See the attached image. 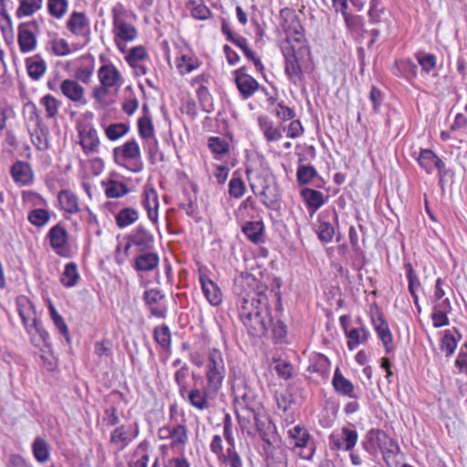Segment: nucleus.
I'll list each match as a JSON object with an SVG mask.
<instances>
[{
  "label": "nucleus",
  "mask_w": 467,
  "mask_h": 467,
  "mask_svg": "<svg viewBox=\"0 0 467 467\" xmlns=\"http://www.w3.org/2000/svg\"><path fill=\"white\" fill-rule=\"evenodd\" d=\"M260 130L267 142H275L282 139V130L275 125V123L266 117L258 119Z\"/></svg>",
  "instance_id": "35"
},
{
  "label": "nucleus",
  "mask_w": 467,
  "mask_h": 467,
  "mask_svg": "<svg viewBox=\"0 0 467 467\" xmlns=\"http://www.w3.org/2000/svg\"><path fill=\"white\" fill-rule=\"evenodd\" d=\"M300 194L308 209L312 210L313 213L317 212L326 202L325 195L317 190L304 188Z\"/></svg>",
  "instance_id": "36"
},
{
  "label": "nucleus",
  "mask_w": 467,
  "mask_h": 467,
  "mask_svg": "<svg viewBox=\"0 0 467 467\" xmlns=\"http://www.w3.org/2000/svg\"><path fill=\"white\" fill-rule=\"evenodd\" d=\"M191 15L194 19L206 20L211 16V10L202 2L192 1L190 3Z\"/></svg>",
  "instance_id": "63"
},
{
  "label": "nucleus",
  "mask_w": 467,
  "mask_h": 467,
  "mask_svg": "<svg viewBox=\"0 0 467 467\" xmlns=\"http://www.w3.org/2000/svg\"><path fill=\"white\" fill-rule=\"evenodd\" d=\"M348 338L347 346L349 350L356 349L359 345L365 344L370 337L368 329L361 324L359 327L351 328L345 335Z\"/></svg>",
  "instance_id": "33"
},
{
  "label": "nucleus",
  "mask_w": 467,
  "mask_h": 467,
  "mask_svg": "<svg viewBox=\"0 0 467 467\" xmlns=\"http://www.w3.org/2000/svg\"><path fill=\"white\" fill-rule=\"evenodd\" d=\"M139 217L138 210L134 208H124L117 213L115 219L119 228H125L136 223Z\"/></svg>",
  "instance_id": "44"
},
{
  "label": "nucleus",
  "mask_w": 467,
  "mask_h": 467,
  "mask_svg": "<svg viewBox=\"0 0 467 467\" xmlns=\"http://www.w3.org/2000/svg\"><path fill=\"white\" fill-rule=\"evenodd\" d=\"M200 283L202 293L207 301L213 306H218L222 302V292L219 286L206 275H200Z\"/></svg>",
  "instance_id": "29"
},
{
  "label": "nucleus",
  "mask_w": 467,
  "mask_h": 467,
  "mask_svg": "<svg viewBox=\"0 0 467 467\" xmlns=\"http://www.w3.org/2000/svg\"><path fill=\"white\" fill-rule=\"evenodd\" d=\"M57 201L61 209L67 213H77L79 211L78 197L69 190L60 191Z\"/></svg>",
  "instance_id": "37"
},
{
  "label": "nucleus",
  "mask_w": 467,
  "mask_h": 467,
  "mask_svg": "<svg viewBox=\"0 0 467 467\" xmlns=\"http://www.w3.org/2000/svg\"><path fill=\"white\" fill-rule=\"evenodd\" d=\"M130 130V126L126 123H113L105 130V134L109 140H117L125 136Z\"/></svg>",
  "instance_id": "59"
},
{
  "label": "nucleus",
  "mask_w": 467,
  "mask_h": 467,
  "mask_svg": "<svg viewBox=\"0 0 467 467\" xmlns=\"http://www.w3.org/2000/svg\"><path fill=\"white\" fill-rule=\"evenodd\" d=\"M265 226L262 221L247 222L242 228L247 239L254 244H260L264 240Z\"/></svg>",
  "instance_id": "38"
},
{
  "label": "nucleus",
  "mask_w": 467,
  "mask_h": 467,
  "mask_svg": "<svg viewBox=\"0 0 467 467\" xmlns=\"http://www.w3.org/2000/svg\"><path fill=\"white\" fill-rule=\"evenodd\" d=\"M103 184L105 186V194L108 198H119L129 192L127 185L119 181L110 180Z\"/></svg>",
  "instance_id": "47"
},
{
  "label": "nucleus",
  "mask_w": 467,
  "mask_h": 467,
  "mask_svg": "<svg viewBox=\"0 0 467 467\" xmlns=\"http://www.w3.org/2000/svg\"><path fill=\"white\" fill-rule=\"evenodd\" d=\"M32 451L35 459L39 463H45L50 459V445L41 437H37L34 441Z\"/></svg>",
  "instance_id": "43"
},
{
  "label": "nucleus",
  "mask_w": 467,
  "mask_h": 467,
  "mask_svg": "<svg viewBox=\"0 0 467 467\" xmlns=\"http://www.w3.org/2000/svg\"><path fill=\"white\" fill-rule=\"evenodd\" d=\"M415 57L423 73L429 74L435 69L437 65V57L435 55L420 51L418 52Z\"/></svg>",
  "instance_id": "52"
},
{
  "label": "nucleus",
  "mask_w": 467,
  "mask_h": 467,
  "mask_svg": "<svg viewBox=\"0 0 467 467\" xmlns=\"http://www.w3.org/2000/svg\"><path fill=\"white\" fill-rule=\"evenodd\" d=\"M74 71L75 80L83 84H89L95 70V58L92 56L82 57Z\"/></svg>",
  "instance_id": "26"
},
{
  "label": "nucleus",
  "mask_w": 467,
  "mask_h": 467,
  "mask_svg": "<svg viewBox=\"0 0 467 467\" xmlns=\"http://www.w3.org/2000/svg\"><path fill=\"white\" fill-rule=\"evenodd\" d=\"M142 205L147 211L149 220L157 224L159 220V197L157 191L150 184H146L143 188Z\"/></svg>",
  "instance_id": "15"
},
{
  "label": "nucleus",
  "mask_w": 467,
  "mask_h": 467,
  "mask_svg": "<svg viewBox=\"0 0 467 467\" xmlns=\"http://www.w3.org/2000/svg\"><path fill=\"white\" fill-rule=\"evenodd\" d=\"M265 455V462L267 467H287V455L285 449L277 443V446L274 450V459L268 462L267 455Z\"/></svg>",
  "instance_id": "60"
},
{
  "label": "nucleus",
  "mask_w": 467,
  "mask_h": 467,
  "mask_svg": "<svg viewBox=\"0 0 467 467\" xmlns=\"http://www.w3.org/2000/svg\"><path fill=\"white\" fill-rule=\"evenodd\" d=\"M26 66L28 76L35 81L39 80L47 71V63L39 55L27 57Z\"/></svg>",
  "instance_id": "34"
},
{
  "label": "nucleus",
  "mask_w": 467,
  "mask_h": 467,
  "mask_svg": "<svg viewBox=\"0 0 467 467\" xmlns=\"http://www.w3.org/2000/svg\"><path fill=\"white\" fill-rule=\"evenodd\" d=\"M31 140L38 150H46L48 149V130L46 125L40 127L28 128Z\"/></svg>",
  "instance_id": "39"
},
{
  "label": "nucleus",
  "mask_w": 467,
  "mask_h": 467,
  "mask_svg": "<svg viewBox=\"0 0 467 467\" xmlns=\"http://www.w3.org/2000/svg\"><path fill=\"white\" fill-rule=\"evenodd\" d=\"M377 441L385 462L388 464L390 462H395V458L400 451L398 443L381 431H379L377 433Z\"/></svg>",
  "instance_id": "22"
},
{
  "label": "nucleus",
  "mask_w": 467,
  "mask_h": 467,
  "mask_svg": "<svg viewBox=\"0 0 467 467\" xmlns=\"http://www.w3.org/2000/svg\"><path fill=\"white\" fill-rule=\"evenodd\" d=\"M11 176L16 184L27 186L34 182V172L31 165L23 161H16L10 169Z\"/></svg>",
  "instance_id": "20"
},
{
  "label": "nucleus",
  "mask_w": 467,
  "mask_h": 467,
  "mask_svg": "<svg viewBox=\"0 0 467 467\" xmlns=\"http://www.w3.org/2000/svg\"><path fill=\"white\" fill-rule=\"evenodd\" d=\"M257 285L256 279L252 277L242 278L236 284L238 293L237 307L239 318L246 327L249 335L253 337L264 336L273 323L268 307V298L264 291L251 288Z\"/></svg>",
  "instance_id": "1"
},
{
  "label": "nucleus",
  "mask_w": 467,
  "mask_h": 467,
  "mask_svg": "<svg viewBox=\"0 0 467 467\" xmlns=\"http://www.w3.org/2000/svg\"><path fill=\"white\" fill-rule=\"evenodd\" d=\"M165 297L161 290L157 288L148 289L143 294V300L150 310L151 316L158 318H165L167 315V306L161 303Z\"/></svg>",
  "instance_id": "13"
},
{
  "label": "nucleus",
  "mask_w": 467,
  "mask_h": 467,
  "mask_svg": "<svg viewBox=\"0 0 467 467\" xmlns=\"http://www.w3.org/2000/svg\"><path fill=\"white\" fill-rule=\"evenodd\" d=\"M288 37L293 38L295 41L301 43L305 41L304 28L296 16H293L289 24L285 27Z\"/></svg>",
  "instance_id": "50"
},
{
  "label": "nucleus",
  "mask_w": 467,
  "mask_h": 467,
  "mask_svg": "<svg viewBox=\"0 0 467 467\" xmlns=\"http://www.w3.org/2000/svg\"><path fill=\"white\" fill-rule=\"evenodd\" d=\"M39 104L45 109L46 116L48 119L56 118L61 106V102L50 94L43 96L39 100Z\"/></svg>",
  "instance_id": "48"
},
{
  "label": "nucleus",
  "mask_w": 467,
  "mask_h": 467,
  "mask_svg": "<svg viewBox=\"0 0 467 467\" xmlns=\"http://www.w3.org/2000/svg\"><path fill=\"white\" fill-rule=\"evenodd\" d=\"M332 386L335 391L341 396L353 400H358L359 398L353 383L343 376L338 367L335 370L332 379Z\"/></svg>",
  "instance_id": "23"
},
{
  "label": "nucleus",
  "mask_w": 467,
  "mask_h": 467,
  "mask_svg": "<svg viewBox=\"0 0 467 467\" xmlns=\"http://www.w3.org/2000/svg\"><path fill=\"white\" fill-rule=\"evenodd\" d=\"M116 161L126 160H136L140 157V148L135 139L126 141L122 146L113 150Z\"/></svg>",
  "instance_id": "27"
},
{
  "label": "nucleus",
  "mask_w": 467,
  "mask_h": 467,
  "mask_svg": "<svg viewBox=\"0 0 467 467\" xmlns=\"http://www.w3.org/2000/svg\"><path fill=\"white\" fill-rule=\"evenodd\" d=\"M330 361L324 354L316 353L309 360L307 371L316 374L322 380H327L330 374Z\"/></svg>",
  "instance_id": "25"
},
{
  "label": "nucleus",
  "mask_w": 467,
  "mask_h": 467,
  "mask_svg": "<svg viewBox=\"0 0 467 467\" xmlns=\"http://www.w3.org/2000/svg\"><path fill=\"white\" fill-rule=\"evenodd\" d=\"M16 306L25 328L31 337V342L36 347L47 345L49 334L40 326L31 301L26 296H19L16 299Z\"/></svg>",
  "instance_id": "4"
},
{
  "label": "nucleus",
  "mask_w": 467,
  "mask_h": 467,
  "mask_svg": "<svg viewBox=\"0 0 467 467\" xmlns=\"http://www.w3.org/2000/svg\"><path fill=\"white\" fill-rule=\"evenodd\" d=\"M232 391L239 420L250 421V413L262 407L255 400L254 391L249 387L246 379L242 378L234 381Z\"/></svg>",
  "instance_id": "6"
},
{
  "label": "nucleus",
  "mask_w": 467,
  "mask_h": 467,
  "mask_svg": "<svg viewBox=\"0 0 467 467\" xmlns=\"http://www.w3.org/2000/svg\"><path fill=\"white\" fill-rule=\"evenodd\" d=\"M254 421L256 431L264 441L263 450L267 455L268 462L274 459V450L277 443H281V438L276 431V427L270 417L261 407L250 413V420Z\"/></svg>",
  "instance_id": "5"
},
{
  "label": "nucleus",
  "mask_w": 467,
  "mask_h": 467,
  "mask_svg": "<svg viewBox=\"0 0 467 467\" xmlns=\"http://www.w3.org/2000/svg\"><path fill=\"white\" fill-rule=\"evenodd\" d=\"M68 9L67 0H47V12L57 19L64 17Z\"/></svg>",
  "instance_id": "53"
},
{
  "label": "nucleus",
  "mask_w": 467,
  "mask_h": 467,
  "mask_svg": "<svg viewBox=\"0 0 467 467\" xmlns=\"http://www.w3.org/2000/svg\"><path fill=\"white\" fill-rule=\"evenodd\" d=\"M284 56L285 72L289 80L294 84H296L297 80L303 79V71L295 47H291L289 48H285L284 50Z\"/></svg>",
  "instance_id": "16"
},
{
  "label": "nucleus",
  "mask_w": 467,
  "mask_h": 467,
  "mask_svg": "<svg viewBox=\"0 0 467 467\" xmlns=\"http://www.w3.org/2000/svg\"><path fill=\"white\" fill-rule=\"evenodd\" d=\"M317 176V171L312 165H300L296 171V180L301 185L308 184Z\"/></svg>",
  "instance_id": "58"
},
{
  "label": "nucleus",
  "mask_w": 467,
  "mask_h": 467,
  "mask_svg": "<svg viewBox=\"0 0 467 467\" xmlns=\"http://www.w3.org/2000/svg\"><path fill=\"white\" fill-rule=\"evenodd\" d=\"M134 427L135 429L132 434L130 433V427L126 425L116 427L110 433V444L116 447L118 451H123L139 434L137 423L134 424Z\"/></svg>",
  "instance_id": "17"
},
{
  "label": "nucleus",
  "mask_w": 467,
  "mask_h": 467,
  "mask_svg": "<svg viewBox=\"0 0 467 467\" xmlns=\"http://www.w3.org/2000/svg\"><path fill=\"white\" fill-rule=\"evenodd\" d=\"M458 340L456 339L451 330H445L443 337L441 340V349L445 352L446 357L451 356L458 345Z\"/></svg>",
  "instance_id": "61"
},
{
  "label": "nucleus",
  "mask_w": 467,
  "mask_h": 467,
  "mask_svg": "<svg viewBox=\"0 0 467 467\" xmlns=\"http://www.w3.org/2000/svg\"><path fill=\"white\" fill-rule=\"evenodd\" d=\"M50 317L60 334L69 341V330L62 316L58 314L55 306L50 304L48 306Z\"/></svg>",
  "instance_id": "57"
},
{
  "label": "nucleus",
  "mask_w": 467,
  "mask_h": 467,
  "mask_svg": "<svg viewBox=\"0 0 467 467\" xmlns=\"http://www.w3.org/2000/svg\"><path fill=\"white\" fill-rule=\"evenodd\" d=\"M125 60L131 67H137V64L149 57L146 48L143 46H137L130 50L127 49Z\"/></svg>",
  "instance_id": "49"
},
{
  "label": "nucleus",
  "mask_w": 467,
  "mask_h": 467,
  "mask_svg": "<svg viewBox=\"0 0 467 467\" xmlns=\"http://www.w3.org/2000/svg\"><path fill=\"white\" fill-rule=\"evenodd\" d=\"M404 269L406 272V277L409 282V292L410 295H414L418 293L419 290L421 288V283L420 281V278L418 277V275L414 271L412 265L410 262L404 264Z\"/></svg>",
  "instance_id": "55"
},
{
  "label": "nucleus",
  "mask_w": 467,
  "mask_h": 467,
  "mask_svg": "<svg viewBox=\"0 0 467 467\" xmlns=\"http://www.w3.org/2000/svg\"><path fill=\"white\" fill-rule=\"evenodd\" d=\"M371 321L378 337L381 340L386 349V352H391L393 350V336L390 332L388 322L379 312L375 315H372Z\"/></svg>",
  "instance_id": "18"
},
{
  "label": "nucleus",
  "mask_w": 467,
  "mask_h": 467,
  "mask_svg": "<svg viewBox=\"0 0 467 467\" xmlns=\"http://www.w3.org/2000/svg\"><path fill=\"white\" fill-rule=\"evenodd\" d=\"M160 256L154 252L143 251L138 254L133 262L132 267L138 273L150 272L158 268Z\"/></svg>",
  "instance_id": "21"
},
{
  "label": "nucleus",
  "mask_w": 467,
  "mask_h": 467,
  "mask_svg": "<svg viewBox=\"0 0 467 467\" xmlns=\"http://www.w3.org/2000/svg\"><path fill=\"white\" fill-rule=\"evenodd\" d=\"M256 195L261 197L262 203L268 209L276 211L281 206V194L276 182L264 187Z\"/></svg>",
  "instance_id": "28"
},
{
  "label": "nucleus",
  "mask_w": 467,
  "mask_h": 467,
  "mask_svg": "<svg viewBox=\"0 0 467 467\" xmlns=\"http://www.w3.org/2000/svg\"><path fill=\"white\" fill-rule=\"evenodd\" d=\"M66 27L75 36L88 38L90 33L89 19L83 12H72L66 22Z\"/></svg>",
  "instance_id": "14"
},
{
  "label": "nucleus",
  "mask_w": 467,
  "mask_h": 467,
  "mask_svg": "<svg viewBox=\"0 0 467 467\" xmlns=\"http://www.w3.org/2000/svg\"><path fill=\"white\" fill-rule=\"evenodd\" d=\"M39 31V24L36 20L21 23L17 28V42L23 54L34 51L36 47V34Z\"/></svg>",
  "instance_id": "8"
},
{
  "label": "nucleus",
  "mask_w": 467,
  "mask_h": 467,
  "mask_svg": "<svg viewBox=\"0 0 467 467\" xmlns=\"http://www.w3.org/2000/svg\"><path fill=\"white\" fill-rule=\"evenodd\" d=\"M208 148L215 155V159H220V156L228 153L229 143L224 138L213 136L208 139Z\"/></svg>",
  "instance_id": "51"
},
{
  "label": "nucleus",
  "mask_w": 467,
  "mask_h": 467,
  "mask_svg": "<svg viewBox=\"0 0 467 467\" xmlns=\"http://www.w3.org/2000/svg\"><path fill=\"white\" fill-rule=\"evenodd\" d=\"M153 337L158 345L163 349L170 351L171 348V335L167 325H162L154 328Z\"/></svg>",
  "instance_id": "45"
},
{
  "label": "nucleus",
  "mask_w": 467,
  "mask_h": 467,
  "mask_svg": "<svg viewBox=\"0 0 467 467\" xmlns=\"http://www.w3.org/2000/svg\"><path fill=\"white\" fill-rule=\"evenodd\" d=\"M98 78L99 85L93 88L92 97L99 106L104 107L108 105L106 99L110 89L121 86L122 77L112 63H106L99 68Z\"/></svg>",
  "instance_id": "7"
},
{
  "label": "nucleus",
  "mask_w": 467,
  "mask_h": 467,
  "mask_svg": "<svg viewBox=\"0 0 467 467\" xmlns=\"http://www.w3.org/2000/svg\"><path fill=\"white\" fill-rule=\"evenodd\" d=\"M43 0H20L16 10L17 17L30 16L41 9Z\"/></svg>",
  "instance_id": "46"
},
{
  "label": "nucleus",
  "mask_w": 467,
  "mask_h": 467,
  "mask_svg": "<svg viewBox=\"0 0 467 467\" xmlns=\"http://www.w3.org/2000/svg\"><path fill=\"white\" fill-rule=\"evenodd\" d=\"M163 432H167V435L161 436V439H171L173 446L180 445L183 447L188 441V431L185 425L177 424L172 428H161L159 434L162 435Z\"/></svg>",
  "instance_id": "31"
},
{
  "label": "nucleus",
  "mask_w": 467,
  "mask_h": 467,
  "mask_svg": "<svg viewBox=\"0 0 467 467\" xmlns=\"http://www.w3.org/2000/svg\"><path fill=\"white\" fill-rule=\"evenodd\" d=\"M358 434L356 430L342 428L338 431H333L329 437V447L335 451H351L357 444Z\"/></svg>",
  "instance_id": "9"
},
{
  "label": "nucleus",
  "mask_w": 467,
  "mask_h": 467,
  "mask_svg": "<svg viewBox=\"0 0 467 467\" xmlns=\"http://www.w3.org/2000/svg\"><path fill=\"white\" fill-rule=\"evenodd\" d=\"M225 375L226 368L221 350L216 348H209L205 363V385L202 389H189L184 400L198 410H208L211 407L210 401L222 389Z\"/></svg>",
  "instance_id": "2"
},
{
  "label": "nucleus",
  "mask_w": 467,
  "mask_h": 467,
  "mask_svg": "<svg viewBox=\"0 0 467 467\" xmlns=\"http://www.w3.org/2000/svg\"><path fill=\"white\" fill-rule=\"evenodd\" d=\"M80 275L78 265L74 262L66 264L64 271L60 277V282L65 287H74L78 285Z\"/></svg>",
  "instance_id": "42"
},
{
  "label": "nucleus",
  "mask_w": 467,
  "mask_h": 467,
  "mask_svg": "<svg viewBox=\"0 0 467 467\" xmlns=\"http://www.w3.org/2000/svg\"><path fill=\"white\" fill-rule=\"evenodd\" d=\"M112 18L111 35L118 50L125 54L129 43L134 42L139 32L135 26L136 15L122 3H116L110 10Z\"/></svg>",
  "instance_id": "3"
},
{
  "label": "nucleus",
  "mask_w": 467,
  "mask_h": 467,
  "mask_svg": "<svg viewBox=\"0 0 467 467\" xmlns=\"http://www.w3.org/2000/svg\"><path fill=\"white\" fill-rule=\"evenodd\" d=\"M435 158L436 154L431 150L424 149L420 150L417 161L419 165L430 174L433 171Z\"/></svg>",
  "instance_id": "56"
},
{
  "label": "nucleus",
  "mask_w": 467,
  "mask_h": 467,
  "mask_svg": "<svg viewBox=\"0 0 467 467\" xmlns=\"http://www.w3.org/2000/svg\"><path fill=\"white\" fill-rule=\"evenodd\" d=\"M47 237L49 240L52 249L56 251L57 254L64 255L61 250L65 248L67 242L68 234L67 230L60 224H57L48 231Z\"/></svg>",
  "instance_id": "30"
},
{
  "label": "nucleus",
  "mask_w": 467,
  "mask_h": 467,
  "mask_svg": "<svg viewBox=\"0 0 467 467\" xmlns=\"http://www.w3.org/2000/svg\"><path fill=\"white\" fill-rule=\"evenodd\" d=\"M234 80L238 91L244 99L251 98L259 88L260 85L255 78L245 73V67L234 71Z\"/></svg>",
  "instance_id": "12"
},
{
  "label": "nucleus",
  "mask_w": 467,
  "mask_h": 467,
  "mask_svg": "<svg viewBox=\"0 0 467 467\" xmlns=\"http://www.w3.org/2000/svg\"><path fill=\"white\" fill-rule=\"evenodd\" d=\"M153 234L144 225L139 224L128 234L125 252H128L132 246L141 252L148 251L153 247Z\"/></svg>",
  "instance_id": "10"
},
{
  "label": "nucleus",
  "mask_w": 467,
  "mask_h": 467,
  "mask_svg": "<svg viewBox=\"0 0 467 467\" xmlns=\"http://www.w3.org/2000/svg\"><path fill=\"white\" fill-rule=\"evenodd\" d=\"M80 145L86 154L99 151V139L96 129L90 127L79 131Z\"/></svg>",
  "instance_id": "32"
},
{
  "label": "nucleus",
  "mask_w": 467,
  "mask_h": 467,
  "mask_svg": "<svg viewBox=\"0 0 467 467\" xmlns=\"http://www.w3.org/2000/svg\"><path fill=\"white\" fill-rule=\"evenodd\" d=\"M60 92L76 106H85L88 101L84 87L75 79L67 78L59 84Z\"/></svg>",
  "instance_id": "11"
},
{
  "label": "nucleus",
  "mask_w": 467,
  "mask_h": 467,
  "mask_svg": "<svg viewBox=\"0 0 467 467\" xmlns=\"http://www.w3.org/2000/svg\"><path fill=\"white\" fill-rule=\"evenodd\" d=\"M189 376L190 368L186 363L182 365L174 373V381L178 388L179 395L182 399L186 398L189 389Z\"/></svg>",
  "instance_id": "40"
},
{
  "label": "nucleus",
  "mask_w": 467,
  "mask_h": 467,
  "mask_svg": "<svg viewBox=\"0 0 467 467\" xmlns=\"http://www.w3.org/2000/svg\"><path fill=\"white\" fill-rule=\"evenodd\" d=\"M147 449L148 444L146 442H140L135 452L138 459L130 462L129 467H147L150 460Z\"/></svg>",
  "instance_id": "64"
},
{
  "label": "nucleus",
  "mask_w": 467,
  "mask_h": 467,
  "mask_svg": "<svg viewBox=\"0 0 467 467\" xmlns=\"http://www.w3.org/2000/svg\"><path fill=\"white\" fill-rule=\"evenodd\" d=\"M246 174L250 188L254 194H257L260 191L264 190V187L271 186L275 182L273 176L265 171H253L251 169H247Z\"/></svg>",
  "instance_id": "24"
},
{
  "label": "nucleus",
  "mask_w": 467,
  "mask_h": 467,
  "mask_svg": "<svg viewBox=\"0 0 467 467\" xmlns=\"http://www.w3.org/2000/svg\"><path fill=\"white\" fill-rule=\"evenodd\" d=\"M47 47H50L53 53L58 57H65L71 53L69 45L64 38H54L48 42Z\"/></svg>",
  "instance_id": "62"
},
{
  "label": "nucleus",
  "mask_w": 467,
  "mask_h": 467,
  "mask_svg": "<svg viewBox=\"0 0 467 467\" xmlns=\"http://www.w3.org/2000/svg\"><path fill=\"white\" fill-rule=\"evenodd\" d=\"M288 436L291 440H293L295 447H309V455L306 456V459L310 461L315 453L316 447L313 444V441L311 440V436L307 430L301 425H296L288 431Z\"/></svg>",
  "instance_id": "19"
},
{
  "label": "nucleus",
  "mask_w": 467,
  "mask_h": 467,
  "mask_svg": "<svg viewBox=\"0 0 467 467\" xmlns=\"http://www.w3.org/2000/svg\"><path fill=\"white\" fill-rule=\"evenodd\" d=\"M176 67L181 75H186L201 66L199 59L193 55L182 54L175 60Z\"/></svg>",
  "instance_id": "41"
},
{
  "label": "nucleus",
  "mask_w": 467,
  "mask_h": 467,
  "mask_svg": "<svg viewBox=\"0 0 467 467\" xmlns=\"http://www.w3.org/2000/svg\"><path fill=\"white\" fill-rule=\"evenodd\" d=\"M316 234L322 243L328 244L334 237L335 230L330 223L319 220L316 228Z\"/></svg>",
  "instance_id": "54"
}]
</instances>
